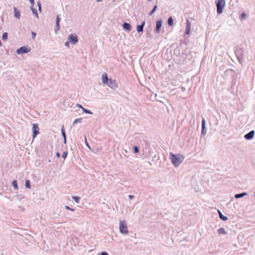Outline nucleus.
Returning a JSON list of instances; mask_svg holds the SVG:
<instances>
[{
    "instance_id": "obj_18",
    "label": "nucleus",
    "mask_w": 255,
    "mask_h": 255,
    "mask_svg": "<svg viewBox=\"0 0 255 255\" xmlns=\"http://www.w3.org/2000/svg\"><path fill=\"white\" fill-rule=\"evenodd\" d=\"M145 24V22H143V23H142L141 25H138L137 26V31L139 32H142V30H143V27L144 26Z\"/></svg>"
},
{
    "instance_id": "obj_34",
    "label": "nucleus",
    "mask_w": 255,
    "mask_h": 255,
    "mask_svg": "<svg viewBox=\"0 0 255 255\" xmlns=\"http://www.w3.org/2000/svg\"><path fill=\"white\" fill-rule=\"evenodd\" d=\"M241 15H242V17L243 18H246V13H244H244H242Z\"/></svg>"
},
{
    "instance_id": "obj_14",
    "label": "nucleus",
    "mask_w": 255,
    "mask_h": 255,
    "mask_svg": "<svg viewBox=\"0 0 255 255\" xmlns=\"http://www.w3.org/2000/svg\"><path fill=\"white\" fill-rule=\"evenodd\" d=\"M218 233L219 234L227 235V232L225 231L224 228H221L218 230Z\"/></svg>"
},
{
    "instance_id": "obj_10",
    "label": "nucleus",
    "mask_w": 255,
    "mask_h": 255,
    "mask_svg": "<svg viewBox=\"0 0 255 255\" xmlns=\"http://www.w3.org/2000/svg\"><path fill=\"white\" fill-rule=\"evenodd\" d=\"M190 27H191L190 23L189 21L187 19L186 20V30H185V33L186 34H189V33L190 32Z\"/></svg>"
},
{
    "instance_id": "obj_45",
    "label": "nucleus",
    "mask_w": 255,
    "mask_h": 255,
    "mask_svg": "<svg viewBox=\"0 0 255 255\" xmlns=\"http://www.w3.org/2000/svg\"><path fill=\"white\" fill-rule=\"evenodd\" d=\"M160 27H161V20H160Z\"/></svg>"
},
{
    "instance_id": "obj_17",
    "label": "nucleus",
    "mask_w": 255,
    "mask_h": 255,
    "mask_svg": "<svg viewBox=\"0 0 255 255\" xmlns=\"http://www.w3.org/2000/svg\"><path fill=\"white\" fill-rule=\"evenodd\" d=\"M59 22H60V18H59V16L57 15V17H56V30H58L60 28Z\"/></svg>"
},
{
    "instance_id": "obj_23",
    "label": "nucleus",
    "mask_w": 255,
    "mask_h": 255,
    "mask_svg": "<svg viewBox=\"0 0 255 255\" xmlns=\"http://www.w3.org/2000/svg\"><path fill=\"white\" fill-rule=\"evenodd\" d=\"M202 128H206V122L204 119H203L201 122Z\"/></svg>"
},
{
    "instance_id": "obj_11",
    "label": "nucleus",
    "mask_w": 255,
    "mask_h": 255,
    "mask_svg": "<svg viewBox=\"0 0 255 255\" xmlns=\"http://www.w3.org/2000/svg\"><path fill=\"white\" fill-rule=\"evenodd\" d=\"M102 82H103V84H107V83L108 82L109 79H108V77H107V75L106 73H104L102 75Z\"/></svg>"
},
{
    "instance_id": "obj_28",
    "label": "nucleus",
    "mask_w": 255,
    "mask_h": 255,
    "mask_svg": "<svg viewBox=\"0 0 255 255\" xmlns=\"http://www.w3.org/2000/svg\"><path fill=\"white\" fill-rule=\"evenodd\" d=\"M133 150H134V152L135 153H136L138 152V147L136 146H135L134 147H133Z\"/></svg>"
},
{
    "instance_id": "obj_37",
    "label": "nucleus",
    "mask_w": 255,
    "mask_h": 255,
    "mask_svg": "<svg viewBox=\"0 0 255 255\" xmlns=\"http://www.w3.org/2000/svg\"><path fill=\"white\" fill-rule=\"evenodd\" d=\"M101 255H108V253L106 252H102L101 253Z\"/></svg>"
},
{
    "instance_id": "obj_20",
    "label": "nucleus",
    "mask_w": 255,
    "mask_h": 255,
    "mask_svg": "<svg viewBox=\"0 0 255 255\" xmlns=\"http://www.w3.org/2000/svg\"><path fill=\"white\" fill-rule=\"evenodd\" d=\"M12 185L13 186L14 189L16 190L18 189V185L17 183L16 180H13L12 182Z\"/></svg>"
},
{
    "instance_id": "obj_15",
    "label": "nucleus",
    "mask_w": 255,
    "mask_h": 255,
    "mask_svg": "<svg viewBox=\"0 0 255 255\" xmlns=\"http://www.w3.org/2000/svg\"><path fill=\"white\" fill-rule=\"evenodd\" d=\"M14 16L16 17L17 18L19 19L20 16V12L15 8H14Z\"/></svg>"
},
{
    "instance_id": "obj_40",
    "label": "nucleus",
    "mask_w": 255,
    "mask_h": 255,
    "mask_svg": "<svg viewBox=\"0 0 255 255\" xmlns=\"http://www.w3.org/2000/svg\"><path fill=\"white\" fill-rule=\"evenodd\" d=\"M77 106L78 107L80 108H81L82 109V108H83V107L81 105H80V104H78V105H77Z\"/></svg>"
},
{
    "instance_id": "obj_32",
    "label": "nucleus",
    "mask_w": 255,
    "mask_h": 255,
    "mask_svg": "<svg viewBox=\"0 0 255 255\" xmlns=\"http://www.w3.org/2000/svg\"><path fill=\"white\" fill-rule=\"evenodd\" d=\"M62 135L64 138V141L65 142L66 141V134H65L64 130L63 129L62 130Z\"/></svg>"
},
{
    "instance_id": "obj_36",
    "label": "nucleus",
    "mask_w": 255,
    "mask_h": 255,
    "mask_svg": "<svg viewBox=\"0 0 255 255\" xmlns=\"http://www.w3.org/2000/svg\"><path fill=\"white\" fill-rule=\"evenodd\" d=\"M65 208H66V209H68V210H71V211H74V209H73L70 208L69 207H68V206H66L65 207Z\"/></svg>"
},
{
    "instance_id": "obj_6",
    "label": "nucleus",
    "mask_w": 255,
    "mask_h": 255,
    "mask_svg": "<svg viewBox=\"0 0 255 255\" xmlns=\"http://www.w3.org/2000/svg\"><path fill=\"white\" fill-rule=\"evenodd\" d=\"M68 41L69 42L75 44L78 41V39L75 34H71L69 36Z\"/></svg>"
},
{
    "instance_id": "obj_1",
    "label": "nucleus",
    "mask_w": 255,
    "mask_h": 255,
    "mask_svg": "<svg viewBox=\"0 0 255 255\" xmlns=\"http://www.w3.org/2000/svg\"><path fill=\"white\" fill-rule=\"evenodd\" d=\"M170 158L174 166L176 167H177L183 161L184 157L182 155L174 154L172 153H170Z\"/></svg>"
},
{
    "instance_id": "obj_16",
    "label": "nucleus",
    "mask_w": 255,
    "mask_h": 255,
    "mask_svg": "<svg viewBox=\"0 0 255 255\" xmlns=\"http://www.w3.org/2000/svg\"><path fill=\"white\" fill-rule=\"evenodd\" d=\"M123 27L124 28V29H125L127 30H128V31L130 30V29H131V27H130V24L127 22L124 23Z\"/></svg>"
},
{
    "instance_id": "obj_27",
    "label": "nucleus",
    "mask_w": 255,
    "mask_h": 255,
    "mask_svg": "<svg viewBox=\"0 0 255 255\" xmlns=\"http://www.w3.org/2000/svg\"><path fill=\"white\" fill-rule=\"evenodd\" d=\"M159 29V20L156 21V30L157 31H158Z\"/></svg>"
},
{
    "instance_id": "obj_39",
    "label": "nucleus",
    "mask_w": 255,
    "mask_h": 255,
    "mask_svg": "<svg viewBox=\"0 0 255 255\" xmlns=\"http://www.w3.org/2000/svg\"><path fill=\"white\" fill-rule=\"evenodd\" d=\"M65 45L69 47V42H68V41L66 42Z\"/></svg>"
},
{
    "instance_id": "obj_2",
    "label": "nucleus",
    "mask_w": 255,
    "mask_h": 255,
    "mask_svg": "<svg viewBox=\"0 0 255 255\" xmlns=\"http://www.w3.org/2000/svg\"><path fill=\"white\" fill-rule=\"evenodd\" d=\"M215 3L217 6V13L221 14L225 6V0H216Z\"/></svg>"
},
{
    "instance_id": "obj_41",
    "label": "nucleus",
    "mask_w": 255,
    "mask_h": 255,
    "mask_svg": "<svg viewBox=\"0 0 255 255\" xmlns=\"http://www.w3.org/2000/svg\"><path fill=\"white\" fill-rule=\"evenodd\" d=\"M128 197L130 199H132L133 198V196L131 195H129L128 196Z\"/></svg>"
},
{
    "instance_id": "obj_3",
    "label": "nucleus",
    "mask_w": 255,
    "mask_h": 255,
    "mask_svg": "<svg viewBox=\"0 0 255 255\" xmlns=\"http://www.w3.org/2000/svg\"><path fill=\"white\" fill-rule=\"evenodd\" d=\"M235 54L240 63H242L244 60V49L242 47H237L235 50Z\"/></svg>"
},
{
    "instance_id": "obj_4",
    "label": "nucleus",
    "mask_w": 255,
    "mask_h": 255,
    "mask_svg": "<svg viewBox=\"0 0 255 255\" xmlns=\"http://www.w3.org/2000/svg\"><path fill=\"white\" fill-rule=\"evenodd\" d=\"M119 228L120 232L122 234H127L128 232L127 225L125 221H120Z\"/></svg>"
},
{
    "instance_id": "obj_44",
    "label": "nucleus",
    "mask_w": 255,
    "mask_h": 255,
    "mask_svg": "<svg viewBox=\"0 0 255 255\" xmlns=\"http://www.w3.org/2000/svg\"><path fill=\"white\" fill-rule=\"evenodd\" d=\"M101 0H97V2H99V1H101Z\"/></svg>"
},
{
    "instance_id": "obj_35",
    "label": "nucleus",
    "mask_w": 255,
    "mask_h": 255,
    "mask_svg": "<svg viewBox=\"0 0 255 255\" xmlns=\"http://www.w3.org/2000/svg\"><path fill=\"white\" fill-rule=\"evenodd\" d=\"M32 38L33 39H34L36 35V33L34 32H32Z\"/></svg>"
},
{
    "instance_id": "obj_19",
    "label": "nucleus",
    "mask_w": 255,
    "mask_h": 255,
    "mask_svg": "<svg viewBox=\"0 0 255 255\" xmlns=\"http://www.w3.org/2000/svg\"><path fill=\"white\" fill-rule=\"evenodd\" d=\"M167 22H168V24L169 26H172L173 24V18H172V17H169L168 19V21H167Z\"/></svg>"
},
{
    "instance_id": "obj_30",
    "label": "nucleus",
    "mask_w": 255,
    "mask_h": 255,
    "mask_svg": "<svg viewBox=\"0 0 255 255\" xmlns=\"http://www.w3.org/2000/svg\"><path fill=\"white\" fill-rule=\"evenodd\" d=\"M31 9H32V11H33V13H34V14H35V15H36L37 17H38V13H37V11H36L35 9H34V8H31Z\"/></svg>"
},
{
    "instance_id": "obj_25",
    "label": "nucleus",
    "mask_w": 255,
    "mask_h": 255,
    "mask_svg": "<svg viewBox=\"0 0 255 255\" xmlns=\"http://www.w3.org/2000/svg\"><path fill=\"white\" fill-rule=\"evenodd\" d=\"M206 128H202L201 129V136H204V135L206 134Z\"/></svg>"
},
{
    "instance_id": "obj_21",
    "label": "nucleus",
    "mask_w": 255,
    "mask_h": 255,
    "mask_svg": "<svg viewBox=\"0 0 255 255\" xmlns=\"http://www.w3.org/2000/svg\"><path fill=\"white\" fill-rule=\"evenodd\" d=\"M25 186L27 188L30 189L31 188L30 182L29 180H26L25 181Z\"/></svg>"
},
{
    "instance_id": "obj_9",
    "label": "nucleus",
    "mask_w": 255,
    "mask_h": 255,
    "mask_svg": "<svg viewBox=\"0 0 255 255\" xmlns=\"http://www.w3.org/2000/svg\"><path fill=\"white\" fill-rule=\"evenodd\" d=\"M255 133V130H252L250 131V132H249L248 133H247V134H246L244 135V137L247 140H251L252 138H253V137H254Z\"/></svg>"
},
{
    "instance_id": "obj_31",
    "label": "nucleus",
    "mask_w": 255,
    "mask_h": 255,
    "mask_svg": "<svg viewBox=\"0 0 255 255\" xmlns=\"http://www.w3.org/2000/svg\"><path fill=\"white\" fill-rule=\"evenodd\" d=\"M82 110H83V111L85 113H87V114H91V113H92L90 111H89V110H86V109H84V108H82Z\"/></svg>"
},
{
    "instance_id": "obj_42",
    "label": "nucleus",
    "mask_w": 255,
    "mask_h": 255,
    "mask_svg": "<svg viewBox=\"0 0 255 255\" xmlns=\"http://www.w3.org/2000/svg\"><path fill=\"white\" fill-rule=\"evenodd\" d=\"M56 156L58 157H59L60 156V154L59 153V152H57L56 153Z\"/></svg>"
},
{
    "instance_id": "obj_13",
    "label": "nucleus",
    "mask_w": 255,
    "mask_h": 255,
    "mask_svg": "<svg viewBox=\"0 0 255 255\" xmlns=\"http://www.w3.org/2000/svg\"><path fill=\"white\" fill-rule=\"evenodd\" d=\"M247 195V193H246V192H243V193H241L236 194L235 195V197L236 199H239V198H242V197H244L245 196H246Z\"/></svg>"
},
{
    "instance_id": "obj_7",
    "label": "nucleus",
    "mask_w": 255,
    "mask_h": 255,
    "mask_svg": "<svg viewBox=\"0 0 255 255\" xmlns=\"http://www.w3.org/2000/svg\"><path fill=\"white\" fill-rule=\"evenodd\" d=\"M33 130V138H35L37 135L39 133V128H38V124H34L32 127Z\"/></svg>"
},
{
    "instance_id": "obj_38",
    "label": "nucleus",
    "mask_w": 255,
    "mask_h": 255,
    "mask_svg": "<svg viewBox=\"0 0 255 255\" xmlns=\"http://www.w3.org/2000/svg\"><path fill=\"white\" fill-rule=\"evenodd\" d=\"M30 3H31L32 5H33L34 4V0H29Z\"/></svg>"
},
{
    "instance_id": "obj_12",
    "label": "nucleus",
    "mask_w": 255,
    "mask_h": 255,
    "mask_svg": "<svg viewBox=\"0 0 255 255\" xmlns=\"http://www.w3.org/2000/svg\"><path fill=\"white\" fill-rule=\"evenodd\" d=\"M218 212L219 213V217L222 220L226 221L228 220V217L223 215L220 210H218Z\"/></svg>"
},
{
    "instance_id": "obj_24",
    "label": "nucleus",
    "mask_w": 255,
    "mask_h": 255,
    "mask_svg": "<svg viewBox=\"0 0 255 255\" xmlns=\"http://www.w3.org/2000/svg\"><path fill=\"white\" fill-rule=\"evenodd\" d=\"M82 118H78L76 120H75L73 122V125H75L78 123H81L82 121Z\"/></svg>"
},
{
    "instance_id": "obj_22",
    "label": "nucleus",
    "mask_w": 255,
    "mask_h": 255,
    "mask_svg": "<svg viewBox=\"0 0 255 255\" xmlns=\"http://www.w3.org/2000/svg\"><path fill=\"white\" fill-rule=\"evenodd\" d=\"M7 37H8L7 33L6 32L3 33L2 34V39L3 40L5 41V40H7Z\"/></svg>"
},
{
    "instance_id": "obj_29",
    "label": "nucleus",
    "mask_w": 255,
    "mask_h": 255,
    "mask_svg": "<svg viewBox=\"0 0 255 255\" xmlns=\"http://www.w3.org/2000/svg\"><path fill=\"white\" fill-rule=\"evenodd\" d=\"M73 198L74 199L75 201L77 202V203H78L79 201V200H80V198L79 197H76V196H74L73 197Z\"/></svg>"
},
{
    "instance_id": "obj_26",
    "label": "nucleus",
    "mask_w": 255,
    "mask_h": 255,
    "mask_svg": "<svg viewBox=\"0 0 255 255\" xmlns=\"http://www.w3.org/2000/svg\"><path fill=\"white\" fill-rule=\"evenodd\" d=\"M157 5H155L154 6V7H153V9H152V10L150 11V12L149 13V15H152V14L154 13V12L156 10V8H157Z\"/></svg>"
},
{
    "instance_id": "obj_8",
    "label": "nucleus",
    "mask_w": 255,
    "mask_h": 255,
    "mask_svg": "<svg viewBox=\"0 0 255 255\" xmlns=\"http://www.w3.org/2000/svg\"><path fill=\"white\" fill-rule=\"evenodd\" d=\"M109 87L112 89H115L118 87V85L116 80L110 79L108 82L107 84Z\"/></svg>"
},
{
    "instance_id": "obj_5",
    "label": "nucleus",
    "mask_w": 255,
    "mask_h": 255,
    "mask_svg": "<svg viewBox=\"0 0 255 255\" xmlns=\"http://www.w3.org/2000/svg\"><path fill=\"white\" fill-rule=\"evenodd\" d=\"M31 50L30 48L23 46L21 47L19 49H18L16 51V52L18 54H21L24 53H26L29 52Z\"/></svg>"
},
{
    "instance_id": "obj_43",
    "label": "nucleus",
    "mask_w": 255,
    "mask_h": 255,
    "mask_svg": "<svg viewBox=\"0 0 255 255\" xmlns=\"http://www.w3.org/2000/svg\"><path fill=\"white\" fill-rule=\"evenodd\" d=\"M38 6H39V10H41V5H40V4L39 3H38Z\"/></svg>"
},
{
    "instance_id": "obj_33",
    "label": "nucleus",
    "mask_w": 255,
    "mask_h": 255,
    "mask_svg": "<svg viewBox=\"0 0 255 255\" xmlns=\"http://www.w3.org/2000/svg\"><path fill=\"white\" fill-rule=\"evenodd\" d=\"M67 155V153L66 152H63V153L62 154V157L64 158V159L66 158Z\"/></svg>"
}]
</instances>
